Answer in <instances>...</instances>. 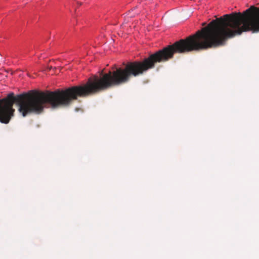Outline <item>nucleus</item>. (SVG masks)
<instances>
[{
  "label": "nucleus",
  "instance_id": "1",
  "mask_svg": "<svg viewBox=\"0 0 259 259\" xmlns=\"http://www.w3.org/2000/svg\"><path fill=\"white\" fill-rule=\"evenodd\" d=\"M72 5H73V7L74 6L75 7V6L76 5H81V3H79L78 1H75L73 2V3L72 4Z\"/></svg>",
  "mask_w": 259,
  "mask_h": 259
}]
</instances>
